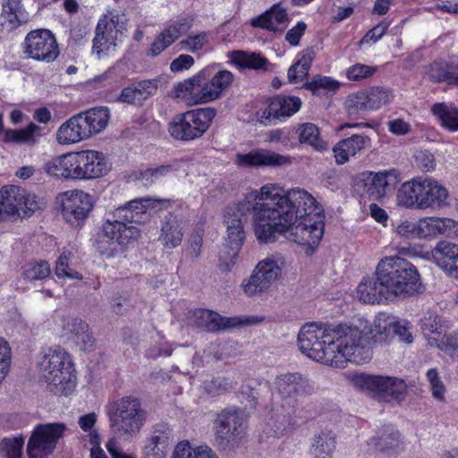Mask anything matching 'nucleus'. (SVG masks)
Masks as SVG:
<instances>
[{
    "instance_id": "1",
    "label": "nucleus",
    "mask_w": 458,
    "mask_h": 458,
    "mask_svg": "<svg viewBox=\"0 0 458 458\" xmlns=\"http://www.w3.org/2000/svg\"><path fill=\"white\" fill-rule=\"evenodd\" d=\"M298 344L310 359L336 369L348 362L365 364L372 358L369 342L357 327L309 323L301 327Z\"/></svg>"
},
{
    "instance_id": "2",
    "label": "nucleus",
    "mask_w": 458,
    "mask_h": 458,
    "mask_svg": "<svg viewBox=\"0 0 458 458\" xmlns=\"http://www.w3.org/2000/svg\"><path fill=\"white\" fill-rule=\"evenodd\" d=\"M313 196L301 189L284 193L276 184H266L259 191L248 192L241 200V206L252 212L253 231L262 243L274 242L289 229L298 205H311Z\"/></svg>"
},
{
    "instance_id": "3",
    "label": "nucleus",
    "mask_w": 458,
    "mask_h": 458,
    "mask_svg": "<svg viewBox=\"0 0 458 458\" xmlns=\"http://www.w3.org/2000/svg\"><path fill=\"white\" fill-rule=\"evenodd\" d=\"M171 199L140 198L126 202L113 212L114 219L103 222L98 233V250L106 258L125 253L138 242L141 231L135 225H143L150 220L151 210L169 208Z\"/></svg>"
},
{
    "instance_id": "4",
    "label": "nucleus",
    "mask_w": 458,
    "mask_h": 458,
    "mask_svg": "<svg viewBox=\"0 0 458 458\" xmlns=\"http://www.w3.org/2000/svg\"><path fill=\"white\" fill-rule=\"evenodd\" d=\"M375 276L383 281L393 301L415 295L421 286L417 267L400 256L382 259L377 265Z\"/></svg>"
},
{
    "instance_id": "5",
    "label": "nucleus",
    "mask_w": 458,
    "mask_h": 458,
    "mask_svg": "<svg viewBox=\"0 0 458 458\" xmlns=\"http://www.w3.org/2000/svg\"><path fill=\"white\" fill-rule=\"evenodd\" d=\"M311 205L300 204L292 218L288 232L291 230V240L306 247L307 253H312L320 243L325 229V215L323 208L313 197Z\"/></svg>"
},
{
    "instance_id": "6",
    "label": "nucleus",
    "mask_w": 458,
    "mask_h": 458,
    "mask_svg": "<svg viewBox=\"0 0 458 458\" xmlns=\"http://www.w3.org/2000/svg\"><path fill=\"white\" fill-rule=\"evenodd\" d=\"M43 376L46 382L53 386L56 394L68 395L77 385V376L72 356L57 345L50 348L42 361Z\"/></svg>"
},
{
    "instance_id": "7",
    "label": "nucleus",
    "mask_w": 458,
    "mask_h": 458,
    "mask_svg": "<svg viewBox=\"0 0 458 458\" xmlns=\"http://www.w3.org/2000/svg\"><path fill=\"white\" fill-rule=\"evenodd\" d=\"M216 115L214 107H199L175 114L167 125L170 136L178 141L190 142L200 139Z\"/></svg>"
},
{
    "instance_id": "8",
    "label": "nucleus",
    "mask_w": 458,
    "mask_h": 458,
    "mask_svg": "<svg viewBox=\"0 0 458 458\" xmlns=\"http://www.w3.org/2000/svg\"><path fill=\"white\" fill-rule=\"evenodd\" d=\"M146 411L140 400L132 395L123 396L107 408L111 428L120 436H133L140 432L146 420Z\"/></svg>"
},
{
    "instance_id": "9",
    "label": "nucleus",
    "mask_w": 458,
    "mask_h": 458,
    "mask_svg": "<svg viewBox=\"0 0 458 458\" xmlns=\"http://www.w3.org/2000/svg\"><path fill=\"white\" fill-rule=\"evenodd\" d=\"M402 181L398 169H386L378 172L363 171L353 178V191L360 198L382 201L387 194L395 191Z\"/></svg>"
},
{
    "instance_id": "10",
    "label": "nucleus",
    "mask_w": 458,
    "mask_h": 458,
    "mask_svg": "<svg viewBox=\"0 0 458 458\" xmlns=\"http://www.w3.org/2000/svg\"><path fill=\"white\" fill-rule=\"evenodd\" d=\"M250 216H252V212L243 209L241 201L225 208L224 220L227 225V239L225 250L219 255L220 267L224 270H230L235 264L245 240L243 221Z\"/></svg>"
},
{
    "instance_id": "11",
    "label": "nucleus",
    "mask_w": 458,
    "mask_h": 458,
    "mask_svg": "<svg viewBox=\"0 0 458 458\" xmlns=\"http://www.w3.org/2000/svg\"><path fill=\"white\" fill-rule=\"evenodd\" d=\"M39 208L38 198L24 188L13 184L0 188V225L16 220L21 212L30 216Z\"/></svg>"
},
{
    "instance_id": "12",
    "label": "nucleus",
    "mask_w": 458,
    "mask_h": 458,
    "mask_svg": "<svg viewBox=\"0 0 458 458\" xmlns=\"http://www.w3.org/2000/svg\"><path fill=\"white\" fill-rule=\"evenodd\" d=\"M66 429L63 422L37 424L27 443L28 458H48L54 454Z\"/></svg>"
},
{
    "instance_id": "13",
    "label": "nucleus",
    "mask_w": 458,
    "mask_h": 458,
    "mask_svg": "<svg viewBox=\"0 0 458 458\" xmlns=\"http://www.w3.org/2000/svg\"><path fill=\"white\" fill-rule=\"evenodd\" d=\"M394 99L393 90L384 86H372L351 93L344 107L350 116H359L380 109Z\"/></svg>"
},
{
    "instance_id": "14",
    "label": "nucleus",
    "mask_w": 458,
    "mask_h": 458,
    "mask_svg": "<svg viewBox=\"0 0 458 458\" xmlns=\"http://www.w3.org/2000/svg\"><path fill=\"white\" fill-rule=\"evenodd\" d=\"M57 199L63 218L73 227H81L85 224L95 205L93 196L82 190L64 191Z\"/></svg>"
},
{
    "instance_id": "15",
    "label": "nucleus",
    "mask_w": 458,
    "mask_h": 458,
    "mask_svg": "<svg viewBox=\"0 0 458 458\" xmlns=\"http://www.w3.org/2000/svg\"><path fill=\"white\" fill-rule=\"evenodd\" d=\"M267 106L258 109L255 120L261 125L269 126L284 122L295 114L301 107V99L297 96L276 94L266 100Z\"/></svg>"
},
{
    "instance_id": "16",
    "label": "nucleus",
    "mask_w": 458,
    "mask_h": 458,
    "mask_svg": "<svg viewBox=\"0 0 458 458\" xmlns=\"http://www.w3.org/2000/svg\"><path fill=\"white\" fill-rule=\"evenodd\" d=\"M355 386L372 392L385 401H402L406 393V384L403 379L394 377H384L368 374H359L353 377Z\"/></svg>"
},
{
    "instance_id": "17",
    "label": "nucleus",
    "mask_w": 458,
    "mask_h": 458,
    "mask_svg": "<svg viewBox=\"0 0 458 458\" xmlns=\"http://www.w3.org/2000/svg\"><path fill=\"white\" fill-rule=\"evenodd\" d=\"M74 181H89L106 176L111 163L102 151L83 149L72 151Z\"/></svg>"
},
{
    "instance_id": "18",
    "label": "nucleus",
    "mask_w": 458,
    "mask_h": 458,
    "mask_svg": "<svg viewBox=\"0 0 458 458\" xmlns=\"http://www.w3.org/2000/svg\"><path fill=\"white\" fill-rule=\"evenodd\" d=\"M275 390L283 402L282 409L287 404L292 411L296 410L300 397L314 393V386L310 379L300 372H286L276 377Z\"/></svg>"
},
{
    "instance_id": "19",
    "label": "nucleus",
    "mask_w": 458,
    "mask_h": 458,
    "mask_svg": "<svg viewBox=\"0 0 458 458\" xmlns=\"http://www.w3.org/2000/svg\"><path fill=\"white\" fill-rule=\"evenodd\" d=\"M282 267L275 257L260 260L255 267L251 276L243 280L242 287L244 293L252 297L267 292L279 278Z\"/></svg>"
},
{
    "instance_id": "20",
    "label": "nucleus",
    "mask_w": 458,
    "mask_h": 458,
    "mask_svg": "<svg viewBox=\"0 0 458 458\" xmlns=\"http://www.w3.org/2000/svg\"><path fill=\"white\" fill-rule=\"evenodd\" d=\"M23 45L28 57L38 62L52 63L60 54L52 30H30Z\"/></svg>"
},
{
    "instance_id": "21",
    "label": "nucleus",
    "mask_w": 458,
    "mask_h": 458,
    "mask_svg": "<svg viewBox=\"0 0 458 458\" xmlns=\"http://www.w3.org/2000/svg\"><path fill=\"white\" fill-rule=\"evenodd\" d=\"M200 89L199 99L204 103H209L218 99L233 80V75L226 70L216 72V67H206L197 73Z\"/></svg>"
},
{
    "instance_id": "22",
    "label": "nucleus",
    "mask_w": 458,
    "mask_h": 458,
    "mask_svg": "<svg viewBox=\"0 0 458 458\" xmlns=\"http://www.w3.org/2000/svg\"><path fill=\"white\" fill-rule=\"evenodd\" d=\"M215 434L221 444H237L243 433V418L239 409L225 408L219 413L214 423Z\"/></svg>"
},
{
    "instance_id": "23",
    "label": "nucleus",
    "mask_w": 458,
    "mask_h": 458,
    "mask_svg": "<svg viewBox=\"0 0 458 458\" xmlns=\"http://www.w3.org/2000/svg\"><path fill=\"white\" fill-rule=\"evenodd\" d=\"M424 77L433 83L458 87V56L438 57L425 66Z\"/></svg>"
},
{
    "instance_id": "24",
    "label": "nucleus",
    "mask_w": 458,
    "mask_h": 458,
    "mask_svg": "<svg viewBox=\"0 0 458 458\" xmlns=\"http://www.w3.org/2000/svg\"><path fill=\"white\" fill-rule=\"evenodd\" d=\"M199 317L205 319L208 331L217 332L222 329L234 328L245 325H253L263 321L262 317L235 316L225 317L217 312L207 309L199 310Z\"/></svg>"
},
{
    "instance_id": "25",
    "label": "nucleus",
    "mask_w": 458,
    "mask_h": 458,
    "mask_svg": "<svg viewBox=\"0 0 458 458\" xmlns=\"http://www.w3.org/2000/svg\"><path fill=\"white\" fill-rule=\"evenodd\" d=\"M186 221L183 216L168 212L161 220L158 241L165 249H174L181 245Z\"/></svg>"
},
{
    "instance_id": "26",
    "label": "nucleus",
    "mask_w": 458,
    "mask_h": 458,
    "mask_svg": "<svg viewBox=\"0 0 458 458\" xmlns=\"http://www.w3.org/2000/svg\"><path fill=\"white\" fill-rule=\"evenodd\" d=\"M420 210L440 209L448 205L447 189L431 178L422 179Z\"/></svg>"
},
{
    "instance_id": "27",
    "label": "nucleus",
    "mask_w": 458,
    "mask_h": 458,
    "mask_svg": "<svg viewBox=\"0 0 458 458\" xmlns=\"http://www.w3.org/2000/svg\"><path fill=\"white\" fill-rule=\"evenodd\" d=\"M369 143V137L364 134H352L339 140L333 147L335 163L337 165H344L351 157H354L363 151Z\"/></svg>"
},
{
    "instance_id": "28",
    "label": "nucleus",
    "mask_w": 458,
    "mask_h": 458,
    "mask_svg": "<svg viewBox=\"0 0 458 458\" xmlns=\"http://www.w3.org/2000/svg\"><path fill=\"white\" fill-rule=\"evenodd\" d=\"M171 436L172 429L167 423L155 424L144 447L146 458H165Z\"/></svg>"
},
{
    "instance_id": "29",
    "label": "nucleus",
    "mask_w": 458,
    "mask_h": 458,
    "mask_svg": "<svg viewBox=\"0 0 458 458\" xmlns=\"http://www.w3.org/2000/svg\"><path fill=\"white\" fill-rule=\"evenodd\" d=\"M436 264L451 277L458 279V245L449 242H439L432 250Z\"/></svg>"
},
{
    "instance_id": "30",
    "label": "nucleus",
    "mask_w": 458,
    "mask_h": 458,
    "mask_svg": "<svg viewBox=\"0 0 458 458\" xmlns=\"http://www.w3.org/2000/svg\"><path fill=\"white\" fill-rule=\"evenodd\" d=\"M296 410L291 408L285 413L278 410L273 411L268 420L262 427L263 433L267 437H281L292 433L295 428Z\"/></svg>"
},
{
    "instance_id": "31",
    "label": "nucleus",
    "mask_w": 458,
    "mask_h": 458,
    "mask_svg": "<svg viewBox=\"0 0 458 458\" xmlns=\"http://www.w3.org/2000/svg\"><path fill=\"white\" fill-rule=\"evenodd\" d=\"M63 329L69 339H72L83 351L93 347L95 338L89 332V325L79 318H63Z\"/></svg>"
},
{
    "instance_id": "32",
    "label": "nucleus",
    "mask_w": 458,
    "mask_h": 458,
    "mask_svg": "<svg viewBox=\"0 0 458 458\" xmlns=\"http://www.w3.org/2000/svg\"><path fill=\"white\" fill-rule=\"evenodd\" d=\"M383 281L378 279V276L375 278L363 277L357 287V296L364 303L379 304L382 301H393L387 293V288L382 284Z\"/></svg>"
},
{
    "instance_id": "33",
    "label": "nucleus",
    "mask_w": 458,
    "mask_h": 458,
    "mask_svg": "<svg viewBox=\"0 0 458 458\" xmlns=\"http://www.w3.org/2000/svg\"><path fill=\"white\" fill-rule=\"evenodd\" d=\"M287 158L280 154L265 149L251 150L246 154H237L235 163L240 166H276L286 162Z\"/></svg>"
},
{
    "instance_id": "34",
    "label": "nucleus",
    "mask_w": 458,
    "mask_h": 458,
    "mask_svg": "<svg viewBox=\"0 0 458 458\" xmlns=\"http://www.w3.org/2000/svg\"><path fill=\"white\" fill-rule=\"evenodd\" d=\"M43 170L51 178L74 181L72 152L55 156L47 160L43 165Z\"/></svg>"
},
{
    "instance_id": "35",
    "label": "nucleus",
    "mask_w": 458,
    "mask_h": 458,
    "mask_svg": "<svg viewBox=\"0 0 458 458\" xmlns=\"http://www.w3.org/2000/svg\"><path fill=\"white\" fill-rule=\"evenodd\" d=\"M421 187V177H415L402 183L396 193L397 205L405 208L420 210L422 196Z\"/></svg>"
},
{
    "instance_id": "36",
    "label": "nucleus",
    "mask_w": 458,
    "mask_h": 458,
    "mask_svg": "<svg viewBox=\"0 0 458 458\" xmlns=\"http://www.w3.org/2000/svg\"><path fill=\"white\" fill-rule=\"evenodd\" d=\"M89 139L81 123V114H75L64 122L56 131L60 144L69 145Z\"/></svg>"
},
{
    "instance_id": "37",
    "label": "nucleus",
    "mask_w": 458,
    "mask_h": 458,
    "mask_svg": "<svg viewBox=\"0 0 458 458\" xmlns=\"http://www.w3.org/2000/svg\"><path fill=\"white\" fill-rule=\"evenodd\" d=\"M0 4L3 25L17 28L30 21V13L23 7L21 0H0Z\"/></svg>"
},
{
    "instance_id": "38",
    "label": "nucleus",
    "mask_w": 458,
    "mask_h": 458,
    "mask_svg": "<svg viewBox=\"0 0 458 458\" xmlns=\"http://www.w3.org/2000/svg\"><path fill=\"white\" fill-rule=\"evenodd\" d=\"M79 114H81V123L89 138L102 131L109 121V111L106 107L90 108Z\"/></svg>"
},
{
    "instance_id": "39",
    "label": "nucleus",
    "mask_w": 458,
    "mask_h": 458,
    "mask_svg": "<svg viewBox=\"0 0 458 458\" xmlns=\"http://www.w3.org/2000/svg\"><path fill=\"white\" fill-rule=\"evenodd\" d=\"M232 63L238 70H267V59L260 53L234 50L231 53Z\"/></svg>"
},
{
    "instance_id": "40",
    "label": "nucleus",
    "mask_w": 458,
    "mask_h": 458,
    "mask_svg": "<svg viewBox=\"0 0 458 458\" xmlns=\"http://www.w3.org/2000/svg\"><path fill=\"white\" fill-rule=\"evenodd\" d=\"M288 21L286 9L281 4H275L269 10L252 19L251 25L256 29H273L284 25Z\"/></svg>"
},
{
    "instance_id": "41",
    "label": "nucleus",
    "mask_w": 458,
    "mask_h": 458,
    "mask_svg": "<svg viewBox=\"0 0 458 458\" xmlns=\"http://www.w3.org/2000/svg\"><path fill=\"white\" fill-rule=\"evenodd\" d=\"M335 449V437L331 430H322L316 435L310 447L312 458H332Z\"/></svg>"
},
{
    "instance_id": "42",
    "label": "nucleus",
    "mask_w": 458,
    "mask_h": 458,
    "mask_svg": "<svg viewBox=\"0 0 458 458\" xmlns=\"http://www.w3.org/2000/svg\"><path fill=\"white\" fill-rule=\"evenodd\" d=\"M40 127L34 123H29L25 128L22 129H5L2 132L3 142L6 144L16 143L23 144L29 142H34L35 137L40 135Z\"/></svg>"
},
{
    "instance_id": "43",
    "label": "nucleus",
    "mask_w": 458,
    "mask_h": 458,
    "mask_svg": "<svg viewBox=\"0 0 458 458\" xmlns=\"http://www.w3.org/2000/svg\"><path fill=\"white\" fill-rule=\"evenodd\" d=\"M431 112L443 128L450 131H458V108L442 102L434 104Z\"/></svg>"
},
{
    "instance_id": "44",
    "label": "nucleus",
    "mask_w": 458,
    "mask_h": 458,
    "mask_svg": "<svg viewBox=\"0 0 458 458\" xmlns=\"http://www.w3.org/2000/svg\"><path fill=\"white\" fill-rule=\"evenodd\" d=\"M172 458H219L208 445L193 447L189 441L179 442L174 450Z\"/></svg>"
},
{
    "instance_id": "45",
    "label": "nucleus",
    "mask_w": 458,
    "mask_h": 458,
    "mask_svg": "<svg viewBox=\"0 0 458 458\" xmlns=\"http://www.w3.org/2000/svg\"><path fill=\"white\" fill-rule=\"evenodd\" d=\"M197 84H199L197 74L183 81L178 82L174 87V97L185 100L190 105L203 104V102L199 99L200 89Z\"/></svg>"
},
{
    "instance_id": "46",
    "label": "nucleus",
    "mask_w": 458,
    "mask_h": 458,
    "mask_svg": "<svg viewBox=\"0 0 458 458\" xmlns=\"http://www.w3.org/2000/svg\"><path fill=\"white\" fill-rule=\"evenodd\" d=\"M373 439L376 440L374 443L376 448L382 453L396 454L399 451L400 434L392 425L386 426L380 436Z\"/></svg>"
},
{
    "instance_id": "47",
    "label": "nucleus",
    "mask_w": 458,
    "mask_h": 458,
    "mask_svg": "<svg viewBox=\"0 0 458 458\" xmlns=\"http://www.w3.org/2000/svg\"><path fill=\"white\" fill-rule=\"evenodd\" d=\"M296 131L300 143L311 146L319 151L326 148V142L321 139L319 129L316 124L312 123L299 124Z\"/></svg>"
},
{
    "instance_id": "48",
    "label": "nucleus",
    "mask_w": 458,
    "mask_h": 458,
    "mask_svg": "<svg viewBox=\"0 0 458 458\" xmlns=\"http://www.w3.org/2000/svg\"><path fill=\"white\" fill-rule=\"evenodd\" d=\"M391 330L395 335L399 336L400 340L403 343L410 344L413 340L412 335L405 325H403L401 322H389L385 324L383 331L378 330L374 335V341L376 343H386Z\"/></svg>"
},
{
    "instance_id": "49",
    "label": "nucleus",
    "mask_w": 458,
    "mask_h": 458,
    "mask_svg": "<svg viewBox=\"0 0 458 458\" xmlns=\"http://www.w3.org/2000/svg\"><path fill=\"white\" fill-rule=\"evenodd\" d=\"M234 388L233 380L223 377H213L203 381L204 392L210 397H217L231 392Z\"/></svg>"
},
{
    "instance_id": "50",
    "label": "nucleus",
    "mask_w": 458,
    "mask_h": 458,
    "mask_svg": "<svg viewBox=\"0 0 458 458\" xmlns=\"http://www.w3.org/2000/svg\"><path fill=\"white\" fill-rule=\"evenodd\" d=\"M448 328L449 322L438 315H430L428 318H425L421 324V329L425 334L436 335L434 337H429V340L434 341L436 344L437 339H441Z\"/></svg>"
},
{
    "instance_id": "51",
    "label": "nucleus",
    "mask_w": 458,
    "mask_h": 458,
    "mask_svg": "<svg viewBox=\"0 0 458 458\" xmlns=\"http://www.w3.org/2000/svg\"><path fill=\"white\" fill-rule=\"evenodd\" d=\"M180 30H161L147 49V55L156 57L170 47L179 37Z\"/></svg>"
},
{
    "instance_id": "52",
    "label": "nucleus",
    "mask_w": 458,
    "mask_h": 458,
    "mask_svg": "<svg viewBox=\"0 0 458 458\" xmlns=\"http://www.w3.org/2000/svg\"><path fill=\"white\" fill-rule=\"evenodd\" d=\"M303 87L310 90L313 94L319 95L322 90L333 92L337 90L340 84L337 81L330 77L317 75L313 77L311 81L305 82Z\"/></svg>"
},
{
    "instance_id": "53",
    "label": "nucleus",
    "mask_w": 458,
    "mask_h": 458,
    "mask_svg": "<svg viewBox=\"0 0 458 458\" xmlns=\"http://www.w3.org/2000/svg\"><path fill=\"white\" fill-rule=\"evenodd\" d=\"M24 438L22 436L4 437L0 440V454L6 458H21Z\"/></svg>"
},
{
    "instance_id": "54",
    "label": "nucleus",
    "mask_w": 458,
    "mask_h": 458,
    "mask_svg": "<svg viewBox=\"0 0 458 458\" xmlns=\"http://www.w3.org/2000/svg\"><path fill=\"white\" fill-rule=\"evenodd\" d=\"M51 270L49 264L45 261H31L23 267V276L30 281L42 280L50 276Z\"/></svg>"
},
{
    "instance_id": "55",
    "label": "nucleus",
    "mask_w": 458,
    "mask_h": 458,
    "mask_svg": "<svg viewBox=\"0 0 458 458\" xmlns=\"http://www.w3.org/2000/svg\"><path fill=\"white\" fill-rule=\"evenodd\" d=\"M311 66V59L306 55L297 60L288 69L287 76L291 83L301 81L309 73Z\"/></svg>"
},
{
    "instance_id": "56",
    "label": "nucleus",
    "mask_w": 458,
    "mask_h": 458,
    "mask_svg": "<svg viewBox=\"0 0 458 458\" xmlns=\"http://www.w3.org/2000/svg\"><path fill=\"white\" fill-rule=\"evenodd\" d=\"M377 72V66L357 63L346 69L345 76L348 81H360L371 78Z\"/></svg>"
},
{
    "instance_id": "57",
    "label": "nucleus",
    "mask_w": 458,
    "mask_h": 458,
    "mask_svg": "<svg viewBox=\"0 0 458 458\" xmlns=\"http://www.w3.org/2000/svg\"><path fill=\"white\" fill-rule=\"evenodd\" d=\"M175 170L176 168L172 165H161L156 167H148L139 172L138 179L145 181L147 183H152Z\"/></svg>"
},
{
    "instance_id": "58",
    "label": "nucleus",
    "mask_w": 458,
    "mask_h": 458,
    "mask_svg": "<svg viewBox=\"0 0 458 458\" xmlns=\"http://www.w3.org/2000/svg\"><path fill=\"white\" fill-rule=\"evenodd\" d=\"M114 32H122V30H96V36L93 39V49L98 54L109 51L111 47L115 46Z\"/></svg>"
},
{
    "instance_id": "59",
    "label": "nucleus",
    "mask_w": 458,
    "mask_h": 458,
    "mask_svg": "<svg viewBox=\"0 0 458 458\" xmlns=\"http://www.w3.org/2000/svg\"><path fill=\"white\" fill-rule=\"evenodd\" d=\"M72 257L71 251H64L56 261L55 275L58 277H69L72 279H82V276L69 267V260Z\"/></svg>"
},
{
    "instance_id": "60",
    "label": "nucleus",
    "mask_w": 458,
    "mask_h": 458,
    "mask_svg": "<svg viewBox=\"0 0 458 458\" xmlns=\"http://www.w3.org/2000/svg\"><path fill=\"white\" fill-rule=\"evenodd\" d=\"M12 360V349L9 343L3 337H0V385L10 371Z\"/></svg>"
},
{
    "instance_id": "61",
    "label": "nucleus",
    "mask_w": 458,
    "mask_h": 458,
    "mask_svg": "<svg viewBox=\"0 0 458 458\" xmlns=\"http://www.w3.org/2000/svg\"><path fill=\"white\" fill-rule=\"evenodd\" d=\"M137 99L140 106L145 100L155 95L157 91L158 81L157 79L143 80L134 84Z\"/></svg>"
},
{
    "instance_id": "62",
    "label": "nucleus",
    "mask_w": 458,
    "mask_h": 458,
    "mask_svg": "<svg viewBox=\"0 0 458 458\" xmlns=\"http://www.w3.org/2000/svg\"><path fill=\"white\" fill-rule=\"evenodd\" d=\"M437 235H438L437 216H427L418 221V238H434Z\"/></svg>"
},
{
    "instance_id": "63",
    "label": "nucleus",
    "mask_w": 458,
    "mask_h": 458,
    "mask_svg": "<svg viewBox=\"0 0 458 458\" xmlns=\"http://www.w3.org/2000/svg\"><path fill=\"white\" fill-rule=\"evenodd\" d=\"M437 347L451 357L458 358V330L437 339Z\"/></svg>"
},
{
    "instance_id": "64",
    "label": "nucleus",
    "mask_w": 458,
    "mask_h": 458,
    "mask_svg": "<svg viewBox=\"0 0 458 458\" xmlns=\"http://www.w3.org/2000/svg\"><path fill=\"white\" fill-rule=\"evenodd\" d=\"M208 43L207 33L202 31L197 35L189 36L186 39L180 41V49L191 51L192 53L202 49V47Z\"/></svg>"
}]
</instances>
